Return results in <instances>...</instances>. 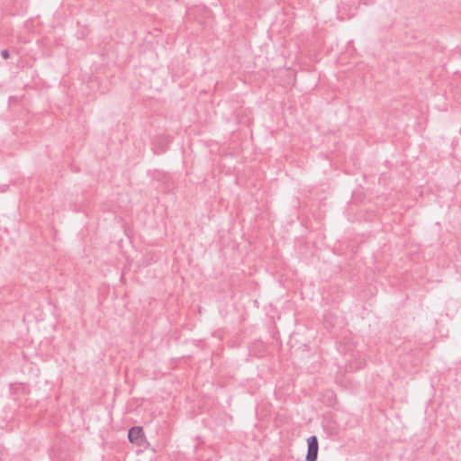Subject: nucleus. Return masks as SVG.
<instances>
[{"label":"nucleus","mask_w":461,"mask_h":461,"mask_svg":"<svg viewBox=\"0 0 461 461\" xmlns=\"http://www.w3.org/2000/svg\"><path fill=\"white\" fill-rule=\"evenodd\" d=\"M319 452L318 438L312 435L307 438L306 461H317Z\"/></svg>","instance_id":"nucleus-1"},{"label":"nucleus","mask_w":461,"mask_h":461,"mask_svg":"<svg viewBox=\"0 0 461 461\" xmlns=\"http://www.w3.org/2000/svg\"><path fill=\"white\" fill-rule=\"evenodd\" d=\"M128 438L131 443L141 446L144 440V432L142 427L134 426L128 431Z\"/></svg>","instance_id":"nucleus-2"},{"label":"nucleus","mask_w":461,"mask_h":461,"mask_svg":"<svg viewBox=\"0 0 461 461\" xmlns=\"http://www.w3.org/2000/svg\"><path fill=\"white\" fill-rule=\"evenodd\" d=\"M1 56H2L3 59H8L10 57V53H9V51L7 50H3L1 51Z\"/></svg>","instance_id":"nucleus-3"}]
</instances>
